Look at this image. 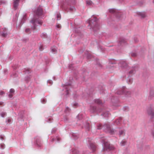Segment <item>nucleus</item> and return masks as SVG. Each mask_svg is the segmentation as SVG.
<instances>
[{
    "instance_id": "5",
    "label": "nucleus",
    "mask_w": 154,
    "mask_h": 154,
    "mask_svg": "<svg viewBox=\"0 0 154 154\" xmlns=\"http://www.w3.org/2000/svg\"><path fill=\"white\" fill-rule=\"evenodd\" d=\"M104 149H103V152L106 149V150H112L114 149V147L109 144L108 142L104 143Z\"/></svg>"
},
{
    "instance_id": "48",
    "label": "nucleus",
    "mask_w": 154,
    "mask_h": 154,
    "mask_svg": "<svg viewBox=\"0 0 154 154\" xmlns=\"http://www.w3.org/2000/svg\"><path fill=\"white\" fill-rule=\"evenodd\" d=\"M2 103H2V102H1L0 103V105L2 104Z\"/></svg>"
},
{
    "instance_id": "50",
    "label": "nucleus",
    "mask_w": 154,
    "mask_h": 154,
    "mask_svg": "<svg viewBox=\"0 0 154 154\" xmlns=\"http://www.w3.org/2000/svg\"><path fill=\"white\" fill-rule=\"evenodd\" d=\"M74 106H76V104L75 103L74 104Z\"/></svg>"
},
{
    "instance_id": "32",
    "label": "nucleus",
    "mask_w": 154,
    "mask_h": 154,
    "mask_svg": "<svg viewBox=\"0 0 154 154\" xmlns=\"http://www.w3.org/2000/svg\"><path fill=\"white\" fill-rule=\"evenodd\" d=\"M134 71L133 70H131L129 72V73L130 74H132L134 72Z\"/></svg>"
},
{
    "instance_id": "4",
    "label": "nucleus",
    "mask_w": 154,
    "mask_h": 154,
    "mask_svg": "<svg viewBox=\"0 0 154 154\" xmlns=\"http://www.w3.org/2000/svg\"><path fill=\"white\" fill-rule=\"evenodd\" d=\"M117 93L118 94L122 95L124 94L127 96H129L131 94V92L125 88H123L121 90L117 91Z\"/></svg>"
},
{
    "instance_id": "49",
    "label": "nucleus",
    "mask_w": 154,
    "mask_h": 154,
    "mask_svg": "<svg viewBox=\"0 0 154 154\" xmlns=\"http://www.w3.org/2000/svg\"><path fill=\"white\" fill-rule=\"evenodd\" d=\"M49 82L51 84V81H49Z\"/></svg>"
},
{
    "instance_id": "25",
    "label": "nucleus",
    "mask_w": 154,
    "mask_h": 154,
    "mask_svg": "<svg viewBox=\"0 0 154 154\" xmlns=\"http://www.w3.org/2000/svg\"><path fill=\"white\" fill-rule=\"evenodd\" d=\"M123 109L125 111H128L129 110V108L128 106H125L123 108Z\"/></svg>"
},
{
    "instance_id": "23",
    "label": "nucleus",
    "mask_w": 154,
    "mask_h": 154,
    "mask_svg": "<svg viewBox=\"0 0 154 154\" xmlns=\"http://www.w3.org/2000/svg\"><path fill=\"white\" fill-rule=\"evenodd\" d=\"M15 91L13 89L11 88L10 90V93L14 94V92Z\"/></svg>"
},
{
    "instance_id": "12",
    "label": "nucleus",
    "mask_w": 154,
    "mask_h": 154,
    "mask_svg": "<svg viewBox=\"0 0 154 154\" xmlns=\"http://www.w3.org/2000/svg\"><path fill=\"white\" fill-rule=\"evenodd\" d=\"M86 3L88 5L90 6L92 5L93 4L92 2L90 0H87Z\"/></svg>"
},
{
    "instance_id": "28",
    "label": "nucleus",
    "mask_w": 154,
    "mask_h": 154,
    "mask_svg": "<svg viewBox=\"0 0 154 154\" xmlns=\"http://www.w3.org/2000/svg\"><path fill=\"white\" fill-rule=\"evenodd\" d=\"M13 94H12V93H10V94H9L8 95L9 97L10 98H12L13 97Z\"/></svg>"
},
{
    "instance_id": "6",
    "label": "nucleus",
    "mask_w": 154,
    "mask_h": 154,
    "mask_svg": "<svg viewBox=\"0 0 154 154\" xmlns=\"http://www.w3.org/2000/svg\"><path fill=\"white\" fill-rule=\"evenodd\" d=\"M7 30L6 28L0 29V35L3 37H6L8 35Z\"/></svg>"
},
{
    "instance_id": "3",
    "label": "nucleus",
    "mask_w": 154,
    "mask_h": 154,
    "mask_svg": "<svg viewBox=\"0 0 154 154\" xmlns=\"http://www.w3.org/2000/svg\"><path fill=\"white\" fill-rule=\"evenodd\" d=\"M103 127L105 131L110 134H113L114 133V130L112 129L110 125L108 124L104 125Z\"/></svg>"
},
{
    "instance_id": "37",
    "label": "nucleus",
    "mask_w": 154,
    "mask_h": 154,
    "mask_svg": "<svg viewBox=\"0 0 154 154\" xmlns=\"http://www.w3.org/2000/svg\"><path fill=\"white\" fill-rule=\"evenodd\" d=\"M57 27L58 28H60L61 27V26L60 25L58 24L57 25Z\"/></svg>"
},
{
    "instance_id": "1",
    "label": "nucleus",
    "mask_w": 154,
    "mask_h": 154,
    "mask_svg": "<svg viewBox=\"0 0 154 154\" xmlns=\"http://www.w3.org/2000/svg\"><path fill=\"white\" fill-rule=\"evenodd\" d=\"M43 13V9L41 7H39L34 12L35 16L31 20V23L33 25L32 28L34 30L36 29L37 24L42 25L43 21L39 19V17L42 15Z\"/></svg>"
},
{
    "instance_id": "30",
    "label": "nucleus",
    "mask_w": 154,
    "mask_h": 154,
    "mask_svg": "<svg viewBox=\"0 0 154 154\" xmlns=\"http://www.w3.org/2000/svg\"><path fill=\"white\" fill-rule=\"evenodd\" d=\"M66 110H65V112H67V111H70V109L69 108H68V107H67L66 108Z\"/></svg>"
},
{
    "instance_id": "21",
    "label": "nucleus",
    "mask_w": 154,
    "mask_h": 154,
    "mask_svg": "<svg viewBox=\"0 0 154 154\" xmlns=\"http://www.w3.org/2000/svg\"><path fill=\"white\" fill-rule=\"evenodd\" d=\"M73 154H79V152L76 150H74L73 151Z\"/></svg>"
},
{
    "instance_id": "24",
    "label": "nucleus",
    "mask_w": 154,
    "mask_h": 154,
    "mask_svg": "<svg viewBox=\"0 0 154 154\" xmlns=\"http://www.w3.org/2000/svg\"><path fill=\"white\" fill-rule=\"evenodd\" d=\"M120 64L121 65H122V66L123 67H124L125 66V67L126 66V63L125 62H124L122 63H120Z\"/></svg>"
},
{
    "instance_id": "29",
    "label": "nucleus",
    "mask_w": 154,
    "mask_h": 154,
    "mask_svg": "<svg viewBox=\"0 0 154 154\" xmlns=\"http://www.w3.org/2000/svg\"><path fill=\"white\" fill-rule=\"evenodd\" d=\"M69 9L71 11H73L75 9V8L73 6H71L70 7Z\"/></svg>"
},
{
    "instance_id": "34",
    "label": "nucleus",
    "mask_w": 154,
    "mask_h": 154,
    "mask_svg": "<svg viewBox=\"0 0 154 154\" xmlns=\"http://www.w3.org/2000/svg\"><path fill=\"white\" fill-rule=\"evenodd\" d=\"M45 99H44L42 100V102L43 103H45Z\"/></svg>"
},
{
    "instance_id": "33",
    "label": "nucleus",
    "mask_w": 154,
    "mask_h": 154,
    "mask_svg": "<svg viewBox=\"0 0 154 154\" xmlns=\"http://www.w3.org/2000/svg\"><path fill=\"white\" fill-rule=\"evenodd\" d=\"M5 93V92L3 91H1L0 92V94L1 95H2Z\"/></svg>"
},
{
    "instance_id": "16",
    "label": "nucleus",
    "mask_w": 154,
    "mask_h": 154,
    "mask_svg": "<svg viewBox=\"0 0 154 154\" xmlns=\"http://www.w3.org/2000/svg\"><path fill=\"white\" fill-rule=\"evenodd\" d=\"M109 115V112L108 111L106 112L103 114V116L105 117H108Z\"/></svg>"
},
{
    "instance_id": "7",
    "label": "nucleus",
    "mask_w": 154,
    "mask_h": 154,
    "mask_svg": "<svg viewBox=\"0 0 154 154\" xmlns=\"http://www.w3.org/2000/svg\"><path fill=\"white\" fill-rule=\"evenodd\" d=\"M148 115L150 116L151 118H152L154 116V110L151 108L149 109L147 111Z\"/></svg>"
},
{
    "instance_id": "40",
    "label": "nucleus",
    "mask_w": 154,
    "mask_h": 154,
    "mask_svg": "<svg viewBox=\"0 0 154 154\" xmlns=\"http://www.w3.org/2000/svg\"><path fill=\"white\" fill-rule=\"evenodd\" d=\"M132 56H134H134H136V54L133 53V54H132Z\"/></svg>"
},
{
    "instance_id": "11",
    "label": "nucleus",
    "mask_w": 154,
    "mask_h": 154,
    "mask_svg": "<svg viewBox=\"0 0 154 154\" xmlns=\"http://www.w3.org/2000/svg\"><path fill=\"white\" fill-rule=\"evenodd\" d=\"M154 96V91H152L150 92L149 97V98L150 99H151V98L152 97H153Z\"/></svg>"
},
{
    "instance_id": "43",
    "label": "nucleus",
    "mask_w": 154,
    "mask_h": 154,
    "mask_svg": "<svg viewBox=\"0 0 154 154\" xmlns=\"http://www.w3.org/2000/svg\"><path fill=\"white\" fill-rule=\"evenodd\" d=\"M125 143V141H123L122 142V145H124V144Z\"/></svg>"
},
{
    "instance_id": "27",
    "label": "nucleus",
    "mask_w": 154,
    "mask_h": 154,
    "mask_svg": "<svg viewBox=\"0 0 154 154\" xmlns=\"http://www.w3.org/2000/svg\"><path fill=\"white\" fill-rule=\"evenodd\" d=\"M87 129L89 131L90 130V125L89 123L87 124Z\"/></svg>"
},
{
    "instance_id": "51",
    "label": "nucleus",
    "mask_w": 154,
    "mask_h": 154,
    "mask_svg": "<svg viewBox=\"0 0 154 154\" xmlns=\"http://www.w3.org/2000/svg\"><path fill=\"white\" fill-rule=\"evenodd\" d=\"M118 14H121V13L119 12V13H118Z\"/></svg>"
},
{
    "instance_id": "44",
    "label": "nucleus",
    "mask_w": 154,
    "mask_h": 154,
    "mask_svg": "<svg viewBox=\"0 0 154 154\" xmlns=\"http://www.w3.org/2000/svg\"><path fill=\"white\" fill-rule=\"evenodd\" d=\"M0 138H1V139L2 140H3L4 139V137L3 136H0Z\"/></svg>"
},
{
    "instance_id": "36",
    "label": "nucleus",
    "mask_w": 154,
    "mask_h": 154,
    "mask_svg": "<svg viewBox=\"0 0 154 154\" xmlns=\"http://www.w3.org/2000/svg\"><path fill=\"white\" fill-rule=\"evenodd\" d=\"M57 141H59L60 140V138L59 137H57Z\"/></svg>"
},
{
    "instance_id": "31",
    "label": "nucleus",
    "mask_w": 154,
    "mask_h": 154,
    "mask_svg": "<svg viewBox=\"0 0 154 154\" xmlns=\"http://www.w3.org/2000/svg\"><path fill=\"white\" fill-rule=\"evenodd\" d=\"M30 29L29 28L26 29L25 30V31L26 32H29L30 31Z\"/></svg>"
},
{
    "instance_id": "53",
    "label": "nucleus",
    "mask_w": 154,
    "mask_h": 154,
    "mask_svg": "<svg viewBox=\"0 0 154 154\" xmlns=\"http://www.w3.org/2000/svg\"><path fill=\"white\" fill-rule=\"evenodd\" d=\"M1 11H0V14H1Z\"/></svg>"
},
{
    "instance_id": "8",
    "label": "nucleus",
    "mask_w": 154,
    "mask_h": 154,
    "mask_svg": "<svg viewBox=\"0 0 154 154\" xmlns=\"http://www.w3.org/2000/svg\"><path fill=\"white\" fill-rule=\"evenodd\" d=\"M89 147L92 151L94 152L95 151L96 149V146L93 143H89Z\"/></svg>"
},
{
    "instance_id": "9",
    "label": "nucleus",
    "mask_w": 154,
    "mask_h": 154,
    "mask_svg": "<svg viewBox=\"0 0 154 154\" xmlns=\"http://www.w3.org/2000/svg\"><path fill=\"white\" fill-rule=\"evenodd\" d=\"M19 0H14L13 5L14 7L15 8V10L16 9V8L17 7L18 5V3Z\"/></svg>"
},
{
    "instance_id": "10",
    "label": "nucleus",
    "mask_w": 154,
    "mask_h": 154,
    "mask_svg": "<svg viewBox=\"0 0 154 154\" xmlns=\"http://www.w3.org/2000/svg\"><path fill=\"white\" fill-rule=\"evenodd\" d=\"M95 102L96 103L99 105H101L102 104V101L98 99L96 100L95 101Z\"/></svg>"
},
{
    "instance_id": "35",
    "label": "nucleus",
    "mask_w": 154,
    "mask_h": 154,
    "mask_svg": "<svg viewBox=\"0 0 154 154\" xmlns=\"http://www.w3.org/2000/svg\"><path fill=\"white\" fill-rule=\"evenodd\" d=\"M1 148H2V149H3L4 148V144H1Z\"/></svg>"
},
{
    "instance_id": "41",
    "label": "nucleus",
    "mask_w": 154,
    "mask_h": 154,
    "mask_svg": "<svg viewBox=\"0 0 154 154\" xmlns=\"http://www.w3.org/2000/svg\"><path fill=\"white\" fill-rule=\"evenodd\" d=\"M11 119H8V122H11Z\"/></svg>"
},
{
    "instance_id": "39",
    "label": "nucleus",
    "mask_w": 154,
    "mask_h": 154,
    "mask_svg": "<svg viewBox=\"0 0 154 154\" xmlns=\"http://www.w3.org/2000/svg\"><path fill=\"white\" fill-rule=\"evenodd\" d=\"M43 50V49L42 48V47H41L40 48H39V50L40 51H42Z\"/></svg>"
},
{
    "instance_id": "26",
    "label": "nucleus",
    "mask_w": 154,
    "mask_h": 154,
    "mask_svg": "<svg viewBox=\"0 0 154 154\" xmlns=\"http://www.w3.org/2000/svg\"><path fill=\"white\" fill-rule=\"evenodd\" d=\"M125 42V41L124 39H122L120 41V44L124 43Z\"/></svg>"
},
{
    "instance_id": "42",
    "label": "nucleus",
    "mask_w": 154,
    "mask_h": 154,
    "mask_svg": "<svg viewBox=\"0 0 154 154\" xmlns=\"http://www.w3.org/2000/svg\"><path fill=\"white\" fill-rule=\"evenodd\" d=\"M60 17V15L59 14H57V18H59Z\"/></svg>"
},
{
    "instance_id": "22",
    "label": "nucleus",
    "mask_w": 154,
    "mask_h": 154,
    "mask_svg": "<svg viewBox=\"0 0 154 154\" xmlns=\"http://www.w3.org/2000/svg\"><path fill=\"white\" fill-rule=\"evenodd\" d=\"M6 113L4 112H2L1 113V116L3 117H4L6 115Z\"/></svg>"
},
{
    "instance_id": "47",
    "label": "nucleus",
    "mask_w": 154,
    "mask_h": 154,
    "mask_svg": "<svg viewBox=\"0 0 154 154\" xmlns=\"http://www.w3.org/2000/svg\"><path fill=\"white\" fill-rule=\"evenodd\" d=\"M54 138H53V139L51 140V142H53V141H54Z\"/></svg>"
},
{
    "instance_id": "46",
    "label": "nucleus",
    "mask_w": 154,
    "mask_h": 154,
    "mask_svg": "<svg viewBox=\"0 0 154 154\" xmlns=\"http://www.w3.org/2000/svg\"><path fill=\"white\" fill-rule=\"evenodd\" d=\"M93 109H94V111L96 109V108L95 107H93Z\"/></svg>"
},
{
    "instance_id": "15",
    "label": "nucleus",
    "mask_w": 154,
    "mask_h": 154,
    "mask_svg": "<svg viewBox=\"0 0 154 154\" xmlns=\"http://www.w3.org/2000/svg\"><path fill=\"white\" fill-rule=\"evenodd\" d=\"M138 14H140L142 18H144L146 16V14L144 13H139Z\"/></svg>"
},
{
    "instance_id": "14",
    "label": "nucleus",
    "mask_w": 154,
    "mask_h": 154,
    "mask_svg": "<svg viewBox=\"0 0 154 154\" xmlns=\"http://www.w3.org/2000/svg\"><path fill=\"white\" fill-rule=\"evenodd\" d=\"M36 142L38 146H40V144L41 142V140L39 138L37 139L36 140Z\"/></svg>"
},
{
    "instance_id": "19",
    "label": "nucleus",
    "mask_w": 154,
    "mask_h": 154,
    "mask_svg": "<svg viewBox=\"0 0 154 154\" xmlns=\"http://www.w3.org/2000/svg\"><path fill=\"white\" fill-rule=\"evenodd\" d=\"M97 129H100L102 128V125L100 124H97Z\"/></svg>"
},
{
    "instance_id": "13",
    "label": "nucleus",
    "mask_w": 154,
    "mask_h": 154,
    "mask_svg": "<svg viewBox=\"0 0 154 154\" xmlns=\"http://www.w3.org/2000/svg\"><path fill=\"white\" fill-rule=\"evenodd\" d=\"M125 132L123 130H121L119 131V135L120 136H124L125 134Z\"/></svg>"
},
{
    "instance_id": "18",
    "label": "nucleus",
    "mask_w": 154,
    "mask_h": 154,
    "mask_svg": "<svg viewBox=\"0 0 154 154\" xmlns=\"http://www.w3.org/2000/svg\"><path fill=\"white\" fill-rule=\"evenodd\" d=\"M109 11L111 13H114L115 12L116 10L114 9H109Z\"/></svg>"
},
{
    "instance_id": "52",
    "label": "nucleus",
    "mask_w": 154,
    "mask_h": 154,
    "mask_svg": "<svg viewBox=\"0 0 154 154\" xmlns=\"http://www.w3.org/2000/svg\"><path fill=\"white\" fill-rule=\"evenodd\" d=\"M28 72H29V70H28ZM27 73H29V72H28Z\"/></svg>"
},
{
    "instance_id": "20",
    "label": "nucleus",
    "mask_w": 154,
    "mask_h": 154,
    "mask_svg": "<svg viewBox=\"0 0 154 154\" xmlns=\"http://www.w3.org/2000/svg\"><path fill=\"white\" fill-rule=\"evenodd\" d=\"M69 2L70 4L72 5H74L75 4V0H70Z\"/></svg>"
},
{
    "instance_id": "38",
    "label": "nucleus",
    "mask_w": 154,
    "mask_h": 154,
    "mask_svg": "<svg viewBox=\"0 0 154 154\" xmlns=\"http://www.w3.org/2000/svg\"><path fill=\"white\" fill-rule=\"evenodd\" d=\"M129 83L130 84V83H131L132 82V80L131 79H129Z\"/></svg>"
},
{
    "instance_id": "2",
    "label": "nucleus",
    "mask_w": 154,
    "mask_h": 154,
    "mask_svg": "<svg viewBox=\"0 0 154 154\" xmlns=\"http://www.w3.org/2000/svg\"><path fill=\"white\" fill-rule=\"evenodd\" d=\"M89 25L93 29L94 31L95 30V27L97 29H99L97 24V20L95 17H94L91 20L89 21Z\"/></svg>"
},
{
    "instance_id": "45",
    "label": "nucleus",
    "mask_w": 154,
    "mask_h": 154,
    "mask_svg": "<svg viewBox=\"0 0 154 154\" xmlns=\"http://www.w3.org/2000/svg\"><path fill=\"white\" fill-rule=\"evenodd\" d=\"M152 134L153 137H154V132H153L152 133Z\"/></svg>"
},
{
    "instance_id": "17",
    "label": "nucleus",
    "mask_w": 154,
    "mask_h": 154,
    "mask_svg": "<svg viewBox=\"0 0 154 154\" xmlns=\"http://www.w3.org/2000/svg\"><path fill=\"white\" fill-rule=\"evenodd\" d=\"M51 50L52 52L54 53H55L57 52L56 48L54 47H52L51 48Z\"/></svg>"
}]
</instances>
